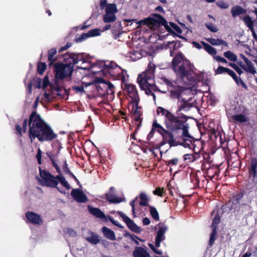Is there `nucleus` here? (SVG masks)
Segmentation results:
<instances>
[{
  "mask_svg": "<svg viewBox=\"0 0 257 257\" xmlns=\"http://www.w3.org/2000/svg\"><path fill=\"white\" fill-rule=\"evenodd\" d=\"M28 135L31 143L36 138L40 142H51L58 137L52 128L36 111H33L29 118Z\"/></svg>",
  "mask_w": 257,
  "mask_h": 257,
  "instance_id": "obj_1",
  "label": "nucleus"
},
{
  "mask_svg": "<svg viewBox=\"0 0 257 257\" xmlns=\"http://www.w3.org/2000/svg\"><path fill=\"white\" fill-rule=\"evenodd\" d=\"M92 58L91 56L85 53H66L64 55L65 63L58 62L54 65L55 78L62 80L71 77L74 71V65L80 61L82 63H91Z\"/></svg>",
  "mask_w": 257,
  "mask_h": 257,
  "instance_id": "obj_2",
  "label": "nucleus"
},
{
  "mask_svg": "<svg viewBox=\"0 0 257 257\" xmlns=\"http://www.w3.org/2000/svg\"><path fill=\"white\" fill-rule=\"evenodd\" d=\"M172 68L183 83L188 86V89L193 90V70L190 62L184 58L183 54L179 53L173 59Z\"/></svg>",
  "mask_w": 257,
  "mask_h": 257,
  "instance_id": "obj_3",
  "label": "nucleus"
},
{
  "mask_svg": "<svg viewBox=\"0 0 257 257\" xmlns=\"http://www.w3.org/2000/svg\"><path fill=\"white\" fill-rule=\"evenodd\" d=\"M90 66H77L79 69L86 70L91 67L98 66L101 68L103 76L106 77H111L114 80H121V83L125 82L126 76L128 77L127 74V71L122 69L120 66L114 62H109L106 64L104 61H97L95 63H89Z\"/></svg>",
  "mask_w": 257,
  "mask_h": 257,
  "instance_id": "obj_4",
  "label": "nucleus"
},
{
  "mask_svg": "<svg viewBox=\"0 0 257 257\" xmlns=\"http://www.w3.org/2000/svg\"><path fill=\"white\" fill-rule=\"evenodd\" d=\"M39 175L41 178L38 179L39 183L42 186L54 188L59 192L62 191L58 187L59 183L66 188L67 190L71 188V186L65 179V177L61 174V171L57 172L58 175L56 176L53 175L49 171L42 169L41 167H39Z\"/></svg>",
  "mask_w": 257,
  "mask_h": 257,
  "instance_id": "obj_5",
  "label": "nucleus"
},
{
  "mask_svg": "<svg viewBox=\"0 0 257 257\" xmlns=\"http://www.w3.org/2000/svg\"><path fill=\"white\" fill-rule=\"evenodd\" d=\"M155 69L156 65L150 62L146 70L139 74L137 78L141 89L146 90L148 95L153 93L150 88V87H153L154 90L157 91V86L155 84L154 80Z\"/></svg>",
  "mask_w": 257,
  "mask_h": 257,
  "instance_id": "obj_6",
  "label": "nucleus"
},
{
  "mask_svg": "<svg viewBox=\"0 0 257 257\" xmlns=\"http://www.w3.org/2000/svg\"><path fill=\"white\" fill-rule=\"evenodd\" d=\"M94 84L97 89L98 96L107 99L112 100L114 97V86L108 81H105L102 78H96L92 82L88 83L86 86Z\"/></svg>",
  "mask_w": 257,
  "mask_h": 257,
  "instance_id": "obj_7",
  "label": "nucleus"
},
{
  "mask_svg": "<svg viewBox=\"0 0 257 257\" xmlns=\"http://www.w3.org/2000/svg\"><path fill=\"white\" fill-rule=\"evenodd\" d=\"M149 17L138 22V26L145 25L153 30H159L161 26H164L168 32H174L168 26L166 20L161 15L153 14Z\"/></svg>",
  "mask_w": 257,
  "mask_h": 257,
  "instance_id": "obj_8",
  "label": "nucleus"
},
{
  "mask_svg": "<svg viewBox=\"0 0 257 257\" xmlns=\"http://www.w3.org/2000/svg\"><path fill=\"white\" fill-rule=\"evenodd\" d=\"M153 127L163 137V142L162 143V145L167 143L169 144L170 146L174 147L178 145H182V143H179L174 139V135L172 131L167 128V130L163 127L157 120H154L153 123Z\"/></svg>",
  "mask_w": 257,
  "mask_h": 257,
  "instance_id": "obj_9",
  "label": "nucleus"
},
{
  "mask_svg": "<svg viewBox=\"0 0 257 257\" xmlns=\"http://www.w3.org/2000/svg\"><path fill=\"white\" fill-rule=\"evenodd\" d=\"M157 113L158 114L162 113V115L167 118V120L165 121L167 128H178L181 126L182 123L178 120V117L175 116L169 110L161 106H159L157 109Z\"/></svg>",
  "mask_w": 257,
  "mask_h": 257,
  "instance_id": "obj_10",
  "label": "nucleus"
},
{
  "mask_svg": "<svg viewBox=\"0 0 257 257\" xmlns=\"http://www.w3.org/2000/svg\"><path fill=\"white\" fill-rule=\"evenodd\" d=\"M145 34V36H143V37H145L144 40L145 43L155 44L157 42L158 40H163L166 37H168L170 35H172L174 37H177L179 38L183 39L185 41H187V39L179 34L181 33H167L165 35H161L160 33H143Z\"/></svg>",
  "mask_w": 257,
  "mask_h": 257,
  "instance_id": "obj_11",
  "label": "nucleus"
},
{
  "mask_svg": "<svg viewBox=\"0 0 257 257\" xmlns=\"http://www.w3.org/2000/svg\"><path fill=\"white\" fill-rule=\"evenodd\" d=\"M121 86L124 91L126 92L133 102L140 101V98L136 86L127 82V79L124 83H121Z\"/></svg>",
  "mask_w": 257,
  "mask_h": 257,
  "instance_id": "obj_12",
  "label": "nucleus"
},
{
  "mask_svg": "<svg viewBox=\"0 0 257 257\" xmlns=\"http://www.w3.org/2000/svg\"><path fill=\"white\" fill-rule=\"evenodd\" d=\"M134 104L132 109V112L134 121L138 122L137 125L136 131L140 128L142 125L143 118L141 117L143 113L141 110V107L139 105V101L133 102Z\"/></svg>",
  "mask_w": 257,
  "mask_h": 257,
  "instance_id": "obj_13",
  "label": "nucleus"
},
{
  "mask_svg": "<svg viewBox=\"0 0 257 257\" xmlns=\"http://www.w3.org/2000/svg\"><path fill=\"white\" fill-rule=\"evenodd\" d=\"M140 198V201L139 202V205L142 206H147L149 205V199L148 198L147 194L144 192H141L139 196L136 197L134 200H132L130 202V205L132 208V212L134 214V217H136L135 212V202L137 200Z\"/></svg>",
  "mask_w": 257,
  "mask_h": 257,
  "instance_id": "obj_14",
  "label": "nucleus"
},
{
  "mask_svg": "<svg viewBox=\"0 0 257 257\" xmlns=\"http://www.w3.org/2000/svg\"><path fill=\"white\" fill-rule=\"evenodd\" d=\"M119 216L122 218L123 221L126 223L127 227L133 232L136 233H141L142 229L140 227L138 226L133 220L125 215L121 212H118Z\"/></svg>",
  "mask_w": 257,
  "mask_h": 257,
  "instance_id": "obj_15",
  "label": "nucleus"
},
{
  "mask_svg": "<svg viewBox=\"0 0 257 257\" xmlns=\"http://www.w3.org/2000/svg\"><path fill=\"white\" fill-rule=\"evenodd\" d=\"M71 195L74 200L79 203H86L88 200L87 196L79 189H73Z\"/></svg>",
  "mask_w": 257,
  "mask_h": 257,
  "instance_id": "obj_16",
  "label": "nucleus"
},
{
  "mask_svg": "<svg viewBox=\"0 0 257 257\" xmlns=\"http://www.w3.org/2000/svg\"><path fill=\"white\" fill-rule=\"evenodd\" d=\"M177 117H178V120L179 121H181L182 123V124L181 126L178 128H173V129H169V130H171L172 131V133L178 130H182V136L185 137H188L190 138H193V137L189 135L188 131V127L185 126L184 123L186 122V121L187 120L188 117L186 115L182 114L181 116H180L179 114L178 115Z\"/></svg>",
  "mask_w": 257,
  "mask_h": 257,
  "instance_id": "obj_17",
  "label": "nucleus"
},
{
  "mask_svg": "<svg viewBox=\"0 0 257 257\" xmlns=\"http://www.w3.org/2000/svg\"><path fill=\"white\" fill-rule=\"evenodd\" d=\"M27 219L33 224L42 225L43 221L41 216L33 211H28L25 214Z\"/></svg>",
  "mask_w": 257,
  "mask_h": 257,
  "instance_id": "obj_18",
  "label": "nucleus"
},
{
  "mask_svg": "<svg viewBox=\"0 0 257 257\" xmlns=\"http://www.w3.org/2000/svg\"><path fill=\"white\" fill-rule=\"evenodd\" d=\"M240 20L244 22V25L251 31V32H254V25H257V18L252 20L248 15H245L243 17H240Z\"/></svg>",
  "mask_w": 257,
  "mask_h": 257,
  "instance_id": "obj_19",
  "label": "nucleus"
},
{
  "mask_svg": "<svg viewBox=\"0 0 257 257\" xmlns=\"http://www.w3.org/2000/svg\"><path fill=\"white\" fill-rule=\"evenodd\" d=\"M164 45L163 48L165 49H167L168 48L170 49V54L171 56L172 55L173 51L176 50L180 48L182 44L181 42L179 40H173L172 41H168L167 43L164 42L163 44Z\"/></svg>",
  "mask_w": 257,
  "mask_h": 257,
  "instance_id": "obj_20",
  "label": "nucleus"
},
{
  "mask_svg": "<svg viewBox=\"0 0 257 257\" xmlns=\"http://www.w3.org/2000/svg\"><path fill=\"white\" fill-rule=\"evenodd\" d=\"M87 209L89 212L96 218L106 219V217L105 214L98 208L94 207L91 205H87Z\"/></svg>",
  "mask_w": 257,
  "mask_h": 257,
  "instance_id": "obj_21",
  "label": "nucleus"
},
{
  "mask_svg": "<svg viewBox=\"0 0 257 257\" xmlns=\"http://www.w3.org/2000/svg\"><path fill=\"white\" fill-rule=\"evenodd\" d=\"M159 229L157 232L156 239L163 241L165 239V233L168 230V226L164 223L160 222Z\"/></svg>",
  "mask_w": 257,
  "mask_h": 257,
  "instance_id": "obj_22",
  "label": "nucleus"
},
{
  "mask_svg": "<svg viewBox=\"0 0 257 257\" xmlns=\"http://www.w3.org/2000/svg\"><path fill=\"white\" fill-rule=\"evenodd\" d=\"M247 11L240 6H235L232 7L231 9V14L233 18H236L237 16L239 17L243 14H246Z\"/></svg>",
  "mask_w": 257,
  "mask_h": 257,
  "instance_id": "obj_23",
  "label": "nucleus"
},
{
  "mask_svg": "<svg viewBox=\"0 0 257 257\" xmlns=\"http://www.w3.org/2000/svg\"><path fill=\"white\" fill-rule=\"evenodd\" d=\"M241 57L245 63V66H243L244 70L248 73H250L252 74H255L256 71L251 62L244 56L241 55Z\"/></svg>",
  "mask_w": 257,
  "mask_h": 257,
  "instance_id": "obj_24",
  "label": "nucleus"
},
{
  "mask_svg": "<svg viewBox=\"0 0 257 257\" xmlns=\"http://www.w3.org/2000/svg\"><path fill=\"white\" fill-rule=\"evenodd\" d=\"M134 257H150V254L142 247L136 246L133 252Z\"/></svg>",
  "mask_w": 257,
  "mask_h": 257,
  "instance_id": "obj_25",
  "label": "nucleus"
},
{
  "mask_svg": "<svg viewBox=\"0 0 257 257\" xmlns=\"http://www.w3.org/2000/svg\"><path fill=\"white\" fill-rule=\"evenodd\" d=\"M100 34L101 33H82V34L79 36L77 35L74 39V41L76 43H80L88 39V38L100 36Z\"/></svg>",
  "mask_w": 257,
  "mask_h": 257,
  "instance_id": "obj_26",
  "label": "nucleus"
},
{
  "mask_svg": "<svg viewBox=\"0 0 257 257\" xmlns=\"http://www.w3.org/2000/svg\"><path fill=\"white\" fill-rule=\"evenodd\" d=\"M102 230L105 237L111 240H115L116 239L115 235L113 231L105 226L103 227Z\"/></svg>",
  "mask_w": 257,
  "mask_h": 257,
  "instance_id": "obj_27",
  "label": "nucleus"
},
{
  "mask_svg": "<svg viewBox=\"0 0 257 257\" xmlns=\"http://www.w3.org/2000/svg\"><path fill=\"white\" fill-rule=\"evenodd\" d=\"M184 89L181 86H175L174 89L170 92L171 96L174 98H179Z\"/></svg>",
  "mask_w": 257,
  "mask_h": 257,
  "instance_id": "obj_28",
  "label": "nucleus"
},
{
  "mask_svg": "<svg viewBox=\"0 0 257 257\" xmlns=\"http://www.w3.org/2000/svg\"><path fill=\"white\" fill-rule=\"evenodd\" d=\"M106 199L112 203H119L122 201V198L118 197L110 193L105 194Z\"/></svg>",
  "mask_w": 257,
  "mask_h": 257,
  "instance_id": "obj_29",
  "label": "nucleus"
},
{
  "mask_svg": "<svg viewBox=\"0 0 257 257\" xmlns=\"http://www.w3.org/2000/svg\"><path fill=\"white\" fill-rule=\"evenodd\" d=\"M57 53V50L56 48H52L48 52V60L49 62V65H51L53 63L57 60V57H54V56Z\"/></svg>",
  "mask_w": 257,
  "mask_h": 257,
  "instance_id": "obj_30",
  "label": "nucleus"
},
{
  "mask_svg": "<svg viewBox=\"0 0 257 257\" xmlns=\"http://www.w3.org/2000/svg\"><path fill=\"white\" fill-rule=\"evenodd\" d=\"M195 76L194 75V90H193V91H194V95H195V93L196 92H199V93H200V98H201L202 97V93H201V91H202V89H197L198 86H199L200 85H203V83L202 82V76L201 75H199L198 78H197V82H196V83H195V78H194Z\"/></svg>",
  "mask_w": 257,
  "mask_h": 257,
  "instance_id": "obj_31",
  "label": "nucleus"
},
{
  "mask_svg": "<svg viewBox=\"0 0 257 257\" xmlns=\"http://www.w3.org/2000/svg\"><path fill=\"white\" fill-rule=\"evenodd\" d=\"M257 159L252 158L251 160V168L249 173L253 176V178L257 176Z\"/></svg>",
  "mask_w": 257,
  "mask_h": 257,
  "instance_id": "obj_32",
  "label": "nucleus"
},
{
  "mask_svg": "<svg viewBox=\"0 0 257 257\" xmlns=\"http://www.w3.org/2000/svg\"><path fill=\"white\" fill-rule=\"evenodd\" d=\"M207 40L213 45H222L224 47L228 46V44L226 42L220 39L208 38Z\"/></svg>",
  "mask_w": 257,
  "mask_h": 257,
  "instance_id": "obj_33",
  "label": "nucleus"
},
{
  "mask_svg": "<svg viewBox=\"0 0 257 257\" xmlns=\"http://www.w3.org/2000/svg\"><path fill=\"white\" fill-rule=\"evenodd\" d=\"M202 45H203V48L205 49L206 51H207L209 54L214 56H216L215 55L217 53V51L215 49L211 47L208 44L203 42H202Z\"/></svg>",
  "mask_w": 257,
  "mask_h": 257,
  "instance_id": "obj_34",
  "label": "nucleus"
},
{
  "mask_svg": "<svg viewBox=\"0 0 257 257\" xmlns=\"http://www.w3.org/2000/svg\"><path fill=\"white\" fill-rule=\"evenodd\" d=\"M91 27V25L89 23L88 21H86L84 23L83 25L73 27L72 29V32L85 30Z\"/></svg>",
  "mask_w": 257,
  "mask_h": 257,
  "instance_id": "obj_35",
  "label": "nucleus"
},
{
  "mask_svg": "<svg viewBox=\"0 0 257 257\" xmlns=\"http://www.w3.org/2000/svg\"><path fill=\"white\" fill-rule=\"evenodd\" d=\"M203 148V145L199 139L194 140V154L199 153Z\"/></svg>",
  "mask_w": 257,
  "mask_h": 257,
  "instance_id": "obj_36",
  "label": "nucleus"
},
{
  "mask_svg": "<svg viewBox=\"0 0 257 257\" xmlns=\"http://www.w3.org/2000/svg\"><path fill=\"white\" fill-rule=\"evenodd\" d=\"M105 13L114 14L117 12L116 5L115 4H109L105 10Z\"/></svg>",
  "mask_w": 257,
  "mask_h": 257,
  "instance_id": "obj_37",
  "label": "nucleus"
},
{
  "mask_svg": "<svg viewBox=\"0 0 257 257\" xmlns=\"http://www.w3.org/2000/svg\"><path fill=\"white\" fill-rule=\"evenodd\" d=\"M149 208L150 214L153 219L156 221H159V215L157 209L155 207L151 206H149Z\"/></svg>",
  "mask_w": 257,
  "mask_h": 257,
  "instance_id": "obj_38",
  "label": "nucleus"
},
{
  "mask_svg": "<svg viewBox=\"0 0 257 257\" xmlns=\"http://www.w3.org/2000/svg\"><path fill=\"white\" fill-rule=\"evenodd\" d=\"M103 19L105 23H112L115 21L116 16L113 14L105 13Z\"/></svg>",
  "mask_w": 257,
  "mask_h": 257,
  "instance_id": "obj_39",
  "label": "nucleus"
},
{
  "mask_svg": "<svg viewBox=\"0 0 257 257\" xmlns=\"http://www.w3.org/2000/svg\"><path fill=\"white\" fill-rule=\"evenodd\" d=\"M233 74H230V76L232 77L234 80L235 81L238 85H241V86L245 89H247V87L245 83L240 79V77H237L235 74L234 72L233 71Z\"/></svg>",
  "mask_w": 257,
  "mask_h": 257,
  "instance_id": "obj_40",
  "label": "nucleus"
},
{
  "mask_svg": "<svg viewBox=\"0 0 257 257\" xmlns=\"http://www.w3.org/2000/svg\"><path fill=\"white\" fill-rule=\"evenodd\" d=\"M216 73L217 74H222L224 73H226L228 74L229 75L230 74H233V71L230 70L227 68L224 67L223 66H219L216 70Z\"/></svg>",
  "mask_w": 257,
  "mask_h": 257,
  "instance_id": "obj_41",
  "label": "nucleus"
},
{
  "mask_svg": "<svg viewBox=\"0 0 257 257\" xmlns=\"http://www.w3.org/2000/svg\"><path fill=\"white\" fill-rule=\"evenodd\" d=\"M143 56V55L140 52L138 51H133L130 53V58L133 61H136L141 59Z\"/></svg>",
  "mask_w": 257,
  "mask_h": 257,
  "instance_id": "obj_42",
  "label": "nucleus"
},
{
  "mask_svg": "<svg viewBox=\"0 0 257 257\" xmlns=\"http://www.w3.org/2000/svg\"><path fill=\"white\" fill-rule=\"evenodd\" d=\"M87 83L82 82V84L81 86H73L72 87V89L74 90L75 92L77 93H85V90L84 89V86H86V84Z\"/></svg>",
  "mask_w": 257,
  "mask_h": 257,
  "instance_id": "obj_43",
  "label": "nucleus"
},
{
  "mask_svg": "<svg viewBox=\"0 0 257 257\" xmlns=\"http://www.w3.org/2000/svg\"><path fill=\"white\" fill-rule=\"evenodd\" d=\"M47 155L49 157L50 160L53 166L55 167L57 172H60V167L56 163L55 160L54 159V156L53 154L49 153H47Z\"/></svg>",
  "mask_w": 257,
  "mask_h": 257,
  "instance_id": "obj_44",
  "label": "nucleus"
},
{
  "mask_svg": "<svg viewBox=\"0 0 257 257\" xmlns=\"http://www.w3.org/2000/svg\"><path fill=\"white\" fill-rule=\"evenodd\" d=\"M86 239L93 244H96L100 241V239L98 238V236L97 234H94L93 233H92L91 236L87 237Z\"/></svg>",
  "mask_w": 257,
  "mask_h": 257,
  "instance_id": "obj_45",
  "label": "nucleus"
},
{
  "mask_svg": "<svg viewBox=\"0 0 257 257\" xmlns=\"http://www.w3.org/2000/svg\"><path fill=\"white\" fill-rule=\"evenodd\" d=\"M47 68V65L46 63L45 62H39L37 64V72L40 74L42 75L44 72L46 70Z\"/></svg>",
  "mask_w": 257,
  "mask_h": 257,
  "instance_id": "obj_46",
  "label": "nucleus"
},
{
  "mask_svg": "<svg viewBox=\"0 0 257 257\" xmlns=\"http://www.w3.org/2000/svg\"><path fill=\"white\" fill-rule=\"evenodd\" d=\"M182 104H181L178 110V111H180L185 108L190 107H191L193 106V104L191 103H189L187 100L185 98L182 99Z\"/></svg>",
  "mask_w": 257,
  "mask_h": 257,
  "instance_id": "obj_47",
  "label": "nucleus"
},
{
  "mask_svg": "<svg viewBox=\"0 0 257 257\" xmlns=\"http://www.w3.org/2000/svg\"><path fill=\"white\" fill-rule=\"evenodd\" d=\"M224 56L230 61L235 62L237 60V56L231 51L224 52Z\"/></svg>",
  "mask_w": 257,
  "mask_h": 257,
  "instance_id": "obj_48",
  "label": "nucleus"
},
{
  "mask_svg": "<svg viewBox=\"0 0 257 257\" xmlns=\"http://www.w3.org/2000/svg\"><path fill=\"white\" fill-rule=\"evenodd\" d=\"M232 118L233 119L240 122H244L247 121L246 116L242 114L233 115Z\"/></svg>",
  "mask_w": 257,
  "mask_h": 257,
  "instance_id": "obj_49",
  "label": "nucleus"
},
{
  "mask_svg": "<svg viewBox=\"0 0 257 257\" xmlns=\"http://www.w3.org/2000/svg\"><path fill=\"white\" fill-rule=\"evenodd\" d=\"M166 191L163 188L157 187L155 190L153 191V194L155 195L159 196H163L165 193Z\"/></svg>",
  "mask_w": 257,
  "mask_h": 257,
  "instance_id": "obj_50",
  "label": "nucleus"
},
{
  "mask_svg": "<svg viewBox=\"0 0 257 257\" xmlns=\"http://www.w3.org/2000/svg\"><path fill=\"white\" fill-rule=\"evenodd\" d=\"M220 222V217L219 216L218 214L215 215L214 219H213L211 227L212 228V229H214V228H215V230H216L217 228V225Z\"/></svg>",
  "mask_w": 257,
  "mask_h": 257,
  "instance_id": "obj_51",
  "label": "nucleus"
},
{
  "mask_svg": "<svg viewBox=\"0 0 257 257\" xmlns=\"http://www.w3.org/2000/svg\"><path fill=\"white\" fill-rule=\"evenodd\" d=\"M216 230H215V228H214V229H212V231L211 233V236L209 239V244L210 246H212L216 239Z\"/></svg>",
  "mask_w": 257,
  "mask_h": 257,
  "instance_id": "obj_52",
  "label": "nucleus"
},
{
  "mask_svg": "<svg viewBox=\"0 0 257 257\" xmlns=\"http://www.w3.org/2000/svg\"><path fill=\"white\" fill-rule=\"evenodd\" d=\"M170 25H168L170 28L173 30L174 29L176 32H182L181 29L176 24L170 22Z\"/></svg>",
  "mask_w": 257,
  "mask_h": 257,
  "instance_id": "obj_53",
  "label": "nucleus"
},
{
  "mask_svg": "<svg viewBox=\"0 0 257 257\" xmlns=\"http://www.w3.org/2000/svg\"><path fill=\"white\" fill-rule=\"evenodd\" d=\"M108 219L114 225L117 227L122 229L123 228V226L118 222V221L115 220L111 216H108Z\"/></svg>",
  "mask_w": 257,
  "mask_h": 257,
  "instance_id": "obj_54",
  "label": "nucleus"
},
{
  "mask_svg": "<svg viewBox=\"0 0 257 257\" xmlns=\"http://www.w3.org/2000/svg\"><path fill=\"white\" fill-rule=\"evenodd\" d=\"M178 163V158H173V159L166 161V165L167 166H169L171 165H176Z\"/></svg>",
  "mask_w": 257,
  "mask_h": 257,
  "instance_id": "obj_55",
  "label": "nucleus"
},
{
  "mask_svg": "<svg viewBox=\"0 0 257 257\" xmlns=\"http://www.w3.org/2000/svg\"><path fill=\"white\" fill-rule=\"evenodd\" d=\"M36 157L37 159L38 164L41 165L42 164V151L40 148H39L38 150V153L36 155Z\"/></svg>",
  "mask_w": 257,
  "mask_h": 257,
  "instance_id": "obj_56",
  "label": "nucleus"
},
{
  "mask_svg": "<svg viewBox=\"0 0 257 257\" xmlns=\"http://www.w3.org/2000/svg\"><path fill=\"white\" fill-rule=\"evenodd\" d=\"M217 5L221 9H226L228 8L229 5L223 1H219L216 3Z\"/></svg>",
  "mask_w": 257,
  "mask_h": 257,
  "instance_id": "obj_57",
  "label": "nucleus"
},
{
  "mask_svg": "<svg viewBox=\"0 0 257 257\" xmlns=\"http://www.w3.org/2000/svg\"><path fill=\"white\" fill-rule=\"evenodd\" d=\"M229 65L231 66L239 75H241L242 73V71L236 64L230 63Z\"/></svg>",
  "mask_w": 257,
  "mask_h": 257,
  "instance_id": "obj_58",
  "label": "nucleus"
},
{
  "mask_svg": "<svg viewBox=\"0 0 257 257\" xmlns=\"http://www.w3.org/2000/svg\"><path fill=\"white\" fill-rule=\"evenodd\" d=\"M49 78L48 76H45L43 79L42 86L44 88L47 87L49 84Z\"/></svg>",
  "mask_w": 257,
  "mask_h": 257,
  "instance_id": "obj_59",
  "label": "nucleus"
},
{
  "mask_svg": "<svg viewBox=\"0 0 257 257\" xmlns=\"http://www.w3.org/2000/svg\"><path fill=\"white\" fill-rule=\"evenodd\" d=\"M109 4H107V0H100V9L103 10L104 8L107 7V6Z\"/></svg>",
  "mask_w": 257,
  "mask_h": 257,
  "instance_id": "obj_60",
  "label": "nucleus"
},
{
  "mask_svg": "<svg viewBox=\"0 0 257 257\" xmlns=\"http://www.w3.org/2000/svg\"><path fill=\"white\" fill-rule=\"evenodd\" d=\"M62 169L63 170L64 172L66 174L71 172L69 168L68 167V164L67 163L66 161L64 162V165L62 166Z\"/></svg>",
  "mask_w": 257,
  "mask_h": 257,
  "instance_id": "obj_61",
  "label": "nucleus"
},
{
  "mask_svg": "<svg viewBox=\"0 0 257 257\" xmlns=\"http://www.w3.org/2000/svg\"><path fill=\"white\" fill-rule=\"evenodd\" d=\"M28 125H29V119L26 118L24 120L23 123V131L24 133L26 132Z\"/></svg>",
  "mask_w": 257,
  "mask_h": 257,
  "instance_id": "obj_62",
  "label": "nucleus"
},
{
  "mask_svg": "<svg viewBox=\"0 0 257 257\" xmlns=\"http://www.w3.org/2000/svg\"><path fill=\"white\" fill-rule=\"evenodd\" d=\"M206 27L212 32H216L217 29L211 24H208L206 25Z\"/></svg>",
  "mask_w": 257,
  "mask_h": 257,
  "instance_id": "obj_63",
  "label": "nucleus"
},
{
  "mask_svg": "<svg viewBox=\"0 0 257 257\" xmlns=\"http://www.w3.org/2000/svg\"><path fill=\"white\" fill-rule=\"evenodd\" d=\"M16 131H17V134L19 135L20 137L22 136V131L21 126L18 124H16L15 126Z\"/></svg>",
  "mask_w": 257,
  "mask_h": 257,
  "instance_id": "obj_64",
  "label": "nucleus"
}]
</instances>
